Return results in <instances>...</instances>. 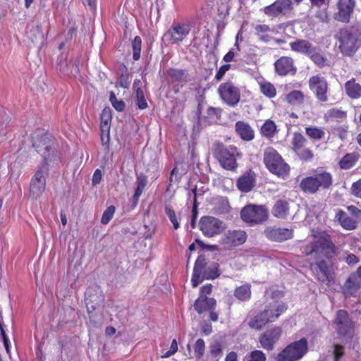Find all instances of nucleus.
<instances>
[{"label":"nucleus","instance_id":"nucleus-1","mask_svg":"<svg viewBox=\"0 0 361 361\" xmlns=\"http://www.w3.org/2000/svg\"><path fill=\"white\" fill-rule=\"evenodd\" d=\"M314 240L304 246L303 253L310 256L314 262L310 264V268L316 279L331 286L334 283V272L326 259H330L337 253V247L331 236L326 232L314 234Z\"/></svg>","mask_w":361,"mask_h":361},{"label":"nucleus","instance_id":"nucleus-2","mask_svg":"<svg viewBox=\"0 0 361 361\" xmlns=\"http://www.w3.org/2000/svg\"><path fill=\"white\" fill-rule=\"evenodd\" d=\"M32 146L43 157V161L39 166L30 183V193L33 199H38L44 192L46 187V176L48 175V161L50 155L54 153L51 135L44 133L32 137Z\"/></svg>","mask_w":361,"mask_h":361},{"label":"nucleus","instance_id":"nucleus-3","mask_svg":"<svg viewBox=\"0 0 361 361\" xmlns=\"http://www.w3.org/2000/svg\"><path fill=\"white\" fill-rule=\"evenodd\" d=\"M287 310V305L281 301H273L265 306L264 310L258 313L248 322V326L259 330L266 324L274 322Z\"/></svg>","mask_w":361,"mask_h":361},{"label":"nucleus","instance_id":"nucleus-4","mask_svg":"<svg viewBox=\"0 0 361 361\" xmlns=\"http://www.w3.org/2000/svg\"><path fill=\"white\" fill-rule=\"evenodd\" d=\"M213 154L221 166L228 171H235L237 169L236 158L241 155L235 146H227L219 142L214 143Z\"/></svg>","mask_w":361,"mask_h":361},{"label":"nucleus","instance_id":"nucleus-5","mask_svg":"<svg viewBox=\"0 0 361 361\" xmlns=\"http://www.w3.org/2000/svg\"><path fill=\"white\" fill-rule=\"evenodd\" d=\"M358 31L353 27L341 29L336 35L341 52L348 56H353L359 49Z\"/></svg>","mask_w":361,"mask_h":361},{"label":"nucleus","instance_id":"nucleus-6","mask_svg":"<svg viewBox=\"0 0 361 361\" xmlns=\"http://www.w3.org/2000/svg\"><path fill=\"white\" fill-rule=\"evenodd\" d=\"M263 161L271 173L282 178L288 176L289 166L273 147H268L264 150Z\"/></svg>","mask_w":361,"mask_h":361},{"label":"nucleus","instance_id":"nucleus-7","mask_svg":"<svg viewBox=\"0 0 361 361\" xmlns=\"http://www.w3.org/2000/svg\"><path fill=\"white\" fill-rule=\"evenodd\" d=\"M269 216L268 209L265 206L249 204L240 211V218L250 226L262 224Z\"/></svg>","mask_w":361,"mask_h":361},{"label":"nucleus","instance_id":"nucleus-8","mask_svg":"<svg viewBox=\"0 0 361 361\" xmlns=\"http://www.w3.org/2000/svg\"><path fill=\"white\" fill-rule=\"evenodd\" d=\"M308 345L305 338L288 345L276 357V361H298L307 352Z\"/></svg>","mask_w":361,"mask_h":361},{"label":"nucleus","instance_id":"nucleus-9","mask_svg":"<svg viewBox=\"0 0 361 361\" xmlns=\"http://www.w3.org/2000/svg\"><path fill=\"white\" fill-rule=\"evenodd\" d=\"M190 30L189 23L174 22L163 35L162 40L168 44H179L187 37Z\"/></svg>","mask_w":361,"mask_h":361},{"label":"nucleus","instance_id":"nucleus-10","mask_svg":"<svg viewBox=\"0 0 361 361\" xmlns=\"http://www.w3.org/2000/svg\"><path fill=\"white\" fill-rule=\"evenodd\" d=\"M199 226L202 234L208 238L219 235L226 229L225 223L211 216L201 217Z\"/></svg>","mask_w":361,"mask_h":361},{"label":"nucleus","instance_id":"nucleus-11","mask_svg":"<svg viewBox=\"0 0 361 361\" xmlns=\"http://www.w3.org/2000/svg\"><path fill=\"white\" fill-rule=\"evenodd\" d=\"M221 100L230 106H235L240 99V90L232 82L221 83L218 88Z\"/></svg>","mask_w":361,"mask_h":361},{"label":"nucleus","instance_id":"nucleus-12","mask_svg":"<svg viewBox=\"0 0 361 361\" xmlns=\"http://www.w3.org/2000/svg\"><path fill=\"white\" fill-rule=\"evenodd\" d=\"M309 87L315 94L318 100L323 102L328 100V82L324 77L319 75L312 76L309 80Z\"/></svg>","mask_w":361,"mask_h":361},{"label":"nucleus","instance_id":"nucleus-13","mask_svg":"<svg viewBox=\"0 0 361 361\" xmlns=\"http://www.w3.org/2000/svg\"><path fill=\"white\" fill-rule=\"evenodd\" d=\"M282 329L275 326L267 330L259 337L261 346L267 350H272L281 336Z\"/></svg>","mask_w":361,"mask_h":361},{"label":"nucleus","instance_id":"nucleus-14","mask_svg":"<svg viewBox=\"0 0 361 361\" xmlns=\"http://www.w3.org/2000/svg\"><path fill=\"white\" fill-rule=\"evenodd\" d=\"M264 234L271 241L282 242L293 238V230L276 226H268L264 230Z\"/></svg>","mask_w":361,"mask_h":361},{"label":"nucleus","instance_id":"nucleus-15","mask_svg":"<svg viewBox=\"0 0 361 361\" xmlns=\"http://www.w3.org/2000/svg\"><path fill=\"white\" fill-rule=\"evenodd\" d=\"M336 6L338 12L335 14V19L342 23H348L355 6V0H338Z\"/></svg>","mask_w":361,"mask_h":361},{"label":"nucleus","instance_id":"nucleus-16","mask_svg":"<svg viewBox=\"0 0 361 361\" xmlns=\"http://www.w3.org/2000/svg\"><path fill=\"white\" fill-rule=\"evenodd\" d=\"M293 9L291 0H277L263 8L264 13L269 17H277Z\"/></svg>","mask_w":361,"mask_h":361},{"label":"nucleus","instance_id":"nucleus-17","mask_svg":"<svg viewBox=\"0 0 361 361\" xmlns=\"http://www.w3.org/2000/svg\"><path fill=\"white\" fill-rule=\"evenodd\" d=\"M247 239V234L242 230H228L221 238V243L229 247L243 245Z\"/></svg>","mask_w":361,"mask_h":361},{"label":"nucleus","instance_id":"nucleus-18","mask_svg":"<svg viewBox=\"0 0 361 361\" xmlns=\"http://www.w3.org/2000/svg\"><path fill=\"white\" fill-rule=\"evenodd\" d=\"M276 73L281 76L288 74L295 75L297 68L294 65V61L289 56H281L274 63Z\"/></svg>","mask_w":361,"mask_h":361},{"label":"nucleus","instance_id":"nucleus-19","mask_svg":"<svg viewBox=\"0 0 361 361\" xmlns=\"http://www.w3.org/2000/svg\"><path fill=\"white\" fill-rule=\"evenodd\" d=\"M335 324L338 334L346 336L350 334L352 324L346 311L341 310L337 312Z\"/></svg>","mask_w":361,"mask_h":361},{"label":"nucleus","instance_id":"nucleus-20","mask_svg":"<svg viewBox=\"0 0 361 361\" xmlns=\"http://www.w3.org/2000/svg\"><path fill=\"white\" fill-rule=\"evenodd\" d=\"M85 300L87 305L92 304V309H96L104 301L103 291L99 286L89 287L85 292Z\"/></svg>","mask_w":361,"mask_h":361},{"label":"nucleus","instance_id":"nucleus-21","mask_svg":"<svg viewBox=\"0 0 361 361\" xmlns=\"http://www.w3.org/2000/svg\"><path fill=\"white\" fill-rule=\"evenodd\" d=\"M206 265L207 262L204 256L200 255L195 261L191 279V283L194 288L202 281V276L207 271Z\"/></svg>","mask_w":361,"mask_h":361},{"label":"nucleus","instance_id":"nucleus-22","mask_svg":"<svg viewBox=\"0 0 361 361\" xmlns=\"http://www.w3.org/2000/svg\"><path fill=\"white\" fill-rule=\"evenodd\" d=\"M335 219L345 230L353 231L357 227V220L353 217L349 216L347 213L342 209L337 210Z\"/></svg>","mask_w":361,"mask_h":361},{"label":"nucleus","instance_id":"nucleus-23","mask_svg":"<svg viewBox=\"0 0 361 361\" xmlns=\"http://www.w3.org/2000/svg\"><path fill=\"white\" fill-rule=\"evenodd\" d=\"M290 49L293 51L300 53L308 56L314 46L307 39H297L289 43Z\"/></svg>","mask_w":361,"mask_h":361},{"label":"nucleus","instance_id":"nucleus-24","mask_svg":"<svg viewBox=\"0 0 361 361\" xmlns=\"http://www.w3.org/2000/svg\"><path fill=\"white\" fill-rule=\"evenodd\" d=\"M237 188L243 192H250L255 185V178L253 173H247L237 180Z\"/></svg>","mask_w":361,"mask_h":361},{"label":"nucleus","instance_id":"nucleus-25","mask_svg":"<svg viewBox=\"0 0 361 361\" xmlns=\"http://www.w3.org/2000/svg\"><path fill=\"white\" fill-rule=\"evenodd\" d=\"M235 131L240 138L245 141H250L255 137V133L251 126L243 121H238L235 125Z\"/></svg>","mask_w":361,"mask_h":361},{"label":"nucleus","instance_id":"nucleus-26","mask_svg":"<svg viewBox=\"0 0 361 361\" xmlns=\"http://www.w3.org/2000/svg\"><path fill=\"white\" fill-rule=\"evenodd\" d=\"M216 305V300L214 298L199 297L194 303L195 310L199 313L214 310Z\"/></svg>","mask_w":361,"mask_h":361},{"label":"nucleus","instance_id":"nucleus-27","mask_svg":"<svg viewBox=\"0 0 361 361\" xmlns=\"http://www.w3.org/2000/svg\"><path fill=\"white\" fill-rule=\"evenodd\" d=\"M165 75L172 82H183L188 81V71L184 69L169 68L166 71Z\"/></svg>","mask_w":361,"mask_h":361},{"label":"nucleus","instance_id":"nucleus-28","mask_svg":"<svg viewBox=\"0 0 361 361\" xmlns=\"http://www.w3.org/2000/svg\"><path fill=\"white\" fill-rule=\"evenodd\" d=\"M345 91L346 94L351 99L361 97V85L356 82L355 78H352L345 83Z\"/></svg>","mask_w":361,"mask_h":361},{"label":"nucleus","instance_id":"nucleus-29","mask_svg":"<svg viewBox=\"0 0 361 361\" xmlns=\"http://www.w3.org/2000/svg\"><path fill=\"white\" fill-rule=\"evenodd\" d=\"M312 176L319 189H328L332 185V176L329 172L317 173Z\"/></svg>","mask_w":361,"mask_h":361},{"label":"nucleus","instance_id":"nucleus-30","mask_svg":"<svg viewBox=\"0 0 361 361\" xmlns=\"http://www.w3.org/2000/svg\"><path fill=\"white\" fill-rule=\"evenodd\" d=\"M288 211L289 204L288 202L286 200H279L273 207L272 213L277 218L284 219L288 214Z\"/></svg>","mask_w":361,"mask_h":361},{"label":"nucleus","instance_id":"nucleus-31","mask_svg":"<svg viewBox=\"0 0 361 361\" xmlns=\"http://www.w3.org/2000/svg\"><path fill=\"white\" fill-rule=\"evenodd\" d=\"M316 183L317 181L314 180L312 176H307L301 180L300 188L306 193L314 194L319 190Z\"/></svg>","mask_w":361,"mask_h":361},{"label":"nucleus","instance_id":"nucleus-32","mask_svg":"<svg viewBox=\"0 0 361 361\" xmlns=\"http://www.w3.org/2000/svg\"><path fill=\"white\" fill-rule=\"evenodd\" d=\"M251 286L249 283L237 287L234 290V296L242 302L248 301L251 298Z\"/></svg>","mask_w":361,"mask_h":361},{"label":"nucleus","instance_id":"nucleus-33","mask_svg":"<svg viewBox=\"0 0 361 361\" xmlns=\"http://www.w3.org/2000/svg\"><path fill=\"white\" fill-rule=\"evenodd\" d=\"M147 177L145 175L141 173L137 176V188L133 197V202L134 206H136L140 195H142L146 185H147Z\"/></svg>","mask_w":361,"mask_h":361},{"label":"nucleus","instance_id":"nucleus-34","mask_svg":"<svg viewBox=\"0 0 361 361\" xmlns=\"http://www.w3.org/2000/svg\"><path fill=\"white\" fill-rule=\"evenodd\" d=\"M260 132L262 136L270 139L272 138L277 132V126L272 120L268 119L262 126Z\"/></svg>","mask_w":361,"mask_h":361},{"label":"nucleus","instance_id":"nucleus-35","mask_svg":"<svg viewBox=\"0 0 361 361\" xmlns=\"http://www.w3.org/2000/svg\"><path fill=\"white\" fill-rule=\"evenodd\" d=\"M357 158V155L355 153L346 154L339 161V166L342 169H350L355 166Z\"/></svg>","mask_w":361,"mask_h":361},{"label":"nucleus","instance_id":"nucleus-36","mask_svg":"<svg viewBox=\"0 0 361 361\" xmlns=\"http://www.w3.org/2000/svg\"><path fill=\"white\" fill-rule=\"evenodd\" d=\"M307 140L300 133H294L291 140L292 149L294 152L306 147Z\"/></svg>","mask_w":361,"mask_h":361},{"label":"nucleus","instance_id":"nucleus-37","mask_svg":"<svg viewBox=\"0 0 361 361\" xmlns=\"http://www.w3.org/2000/svg\"><path fill=\"white\" fill-rule=\"evenodd\" d=\"M310 59L319 67L322 68L326 64V58L323 56L320 52L319 49L314 47L311 52L307 56Z\"/></svg>","mask_w":361,"mask_h":361},{"label":"nucleus","instance_id":"nucleus-38","mask_svg":"<svg viewBox=\"0 0 361 361\" xmlns=\"http://www.w3.org/2000/svg\"><path fill=\"white\" fill-rule=\"evenodd\" d=\"M254 28L255 30V34L259 40L264 42H269L270 36L267 33L271 31V29L269 25L265 24L256 25Z\"/></svg>","mask_w":361,"mask_h":361},{"label":"nucleus","instance_id":"nucleus-39","mask_svg":"<svg viewBox=\"0 0 361 361\" xmlns=\"http://www.w3.org/2000/svg\"><path fill=\"white\" fill-rule=\"evenodd\" d=\"M287 102L293 105L301 104L304 102V94L301 91L293 90L286 96Z\"/></svg>","mask_w":361,"mask_h":361},{"label":"nucleus","instance_id":"nucleus-40","mask_svg":"<svg viewBox=\"0 0 361 361\" xmlns=\"http://www.w3.org/2000/svg\"><path fill=\"white\" fill-rule=\"evenodd\" d=\"M305 133L310 138L314 140H321L325 136V132L322 128L317 127H307Z\"/></svg>","mask_w":361,"mask_h":361},{"label":"nucleus","instance_id":"nucleus-41","mask_svg":"<svg viewBox=\"0 0 361 361\" xmlns=\"http://www.w3.org/2000/svg\"><path fill=\"white\" fill-rule=\"evenodd\" d=\"M261 92L269 98H273L276 94L275 87L269 82L260 83Z\"/></svg>","mask_w":361,"mask_h":361},{"label":"nucleus","instance_id":"nucleus-42","mask_svg":"<svg viewBox=\"0 0 361 361\" xmlns=\"http://www.w3.org/2000/svg\"><path fill=\"white\" fill-rule=\"evenodd\" d=\"M142 47V39L139 36H136L132 42V49L133 51V58L135 61H137L140 58Z\"/></svg>","mask_w":361,"mask_h":361},{"label":"nucleus","instance_id":"nucleus-43","mask_svg":"<svg viewBox=\"0 0 361 361\" xmlns=\"http://www.w3.org/2000/svg\"><path fill=\"white\" fill-rule=\"evenodd\" d=\"M135 104L138 109H145L147 107V102L142 88H137V92H135Z\"/></svg>","mask_w":361,"mask_h":361},{"label":"nucleus","instance_id":"nucleus-44","mask_svg":"<svg viewBox=\"0 0 361 361\" xmlns=\"http://www.w3.org/2000/svg\"><path fill=\"white\" fill-rule=\"evenodd\" d=\"M345 286L348 289L356 290L361 286V280L358 279L357 275L351 274L346 281Z\"/></svg>","mask_w":361,"mask_h":361},{"label":"nucleus","instance_id":"nucleus-45","mask_svg":"<svg viewBox=\"0 0 361 361\" xmlns=\"http://www.w3.org/2000/svg\"><path fill=\"white\" fill-rule=\"evenodd\" d=\"M164 210L165 213L166 214L171 222L172 223L173 228L178 229L179 228V223L176 218L175 211L173 210L172 207L169 204H166L165 205Z\"/></svg>","mask_w":361,"mask_h":361},{"label":"nucleus","instance_id":"nucleus-46","mask_svg":"<svg viewBox=\"0 0 361 361\" xmlns=\"http://www.w3.org/2000/svg\"><path fill=\"white\" fill-rule=\"evenodd\" d=\"M302 161H310L313 159L314 154L310 148L306 147L295 152Z\"/></svg>","mask_w":361,"mask_h":361},{"label":"nucleus","instance_id":"nucleus-47","mask_svg":"<svg viewBox=\"0 0 361 361\" xmlns=\"http://www.w3.org/2000/svg\"><path fill=\"white\" fill-rule=\"evenodd\" d=\"M205 350V343L203 339L199 338L195 342V346H194V352L195 355L197 359H201L204 354Z\"/></svg>","mask_w":361,"mask_h":361},{"label":"nucleus","instance_id":"nucleus-48","mask_svg":"<svg viewBox=\"0 0 361 361\" xmlns=\"http://www.w3.org/2000/svg\"><path fill=\"white\" fill-rule=\"evenodd\" d=\"M115 210L114 206L111 205L108 207L102 214L101 223L104 225L107 224L112 219Z\"/></svg>","mask_w":361,"mask_h":361},{"label":"nucleus","instance_id":"nucleus-49","mask_svg":"<svg viewBox=\"0 0 361 361\" xmlns=\"http://www.w3.org/2000/svg\"><path fill=\"white\" fill-rule=\"evenodd\" d=\"M266 355L259 350L251 351L247 355V361H266Z\"/></svg>","mask_w":361,"mask_h":361},{"label":"nucleus","instance_id":"nucleus-50","mask_svg":"<svg viewBox=\"0 0 361 361\" xmlns=\"http://www.w3.org/2000/svg\"><path fill=\"white\" fill-rule=\"evenodd\" d=\"M109 100L116 111H123L124 110L126 107L125 102L123 100H118L113 92L110 93Z\"/></svg>","mask_w":361,"mask_h":361},{"label":"nucleus","instance_id":"nucleus-51","mask_svg":"<svg viewBox=\"0 0 361 361\" xmlns=\"http://www.w3.org/2000/svg\"><path fill=\"white\" fill-rule=\"evenodd\" d=\"M327 116L329 118H335L336 120H343L346 118V112L336 108H333L327 111Z\"/></svg>","mask_w":361,"mask_h":361},{"label":"nucleus","instance_id":"nucleus-52","mask_svg":"<svg viewBox=\"0 0 361 361\" xmlns=\"http://www.w3.org/2000/svg\"><path fill=\"white\" fill-rule=\"evenodd\" d=\"M218 265L216 264H214L212 269L208 268L205 273L202 276V281L204 279H214L219 276L220 273L217 269Z\"/></svg>","mask_w":361,"mask_h":361},{"label":"nucleus","instance_id":"nucleus-53","mask_svg":"<svg viewBox=\"0 0 361 361\" xmlns=\"http://www.w3.org/2000/svg\"><path fill=\"white\" fill-rule=\"evenodd\" d=\"M344 354V348L341 345H334L333 350L331 351V355L333 356L334 361H339Z\"/></svg>","mask_w":361,"mask_h":361},{"label":"nucleus","instance_id":"nucleus-54","mask_svg":"<svg viewBox=\"0 0 361 361\" xmlns=\"http://www.w3.org/2000/svg\"><path fill=\"white\" fill-rule=\"evenodd\" d=\"M111 116L110 114L109 109H104L102 111V114L101 116V128H109V121L111 120Z\"/></svg>","mask_w":361,"mask_h":361},{"label":"nucleus","instance_id":"nucleus-55","mask_svg":"<svg viewBox=\"0 0 361 361\" xmlns=\"http://www.w3.org/2000/svg\"><path fill=\"white\" fill-rule=\"evenodd\" d=\"M182 178V174L178 172L176 167L173 168L171 171L169 177V185H172L173 183H178Z\"/></svg>","mask_w":361,"mask_h":361},{"label":"nucleus","instance_id":"nucleus-56","mask_svg":"<svg viewBox=\"0 0 361 361\" xmlns=\"http://www.w3.org/2000/svg\"><path fill=\"white\" fill-rule=\"evenodd\" d=\"M334 133L337 135L342 140H343L348 136V127L343 126L334 128Z\"/></svg>","mask_w":361,"mask_h":361},{"label":"nucleus","instance_id":"nucleus-57","mask_svg":"<svg viewBox=\"0 0 361 361\" xmlns=\"http://www.w3.org/2000/svg\"><path fill=\"white\" fill-rule=\"evenodd\" d=\"M177 351H178V343H177L176 340L173 339L171 342L170 349L162 355V357H164V358L169 357L171 355H174Z\"/></svg>","mask_w":361,"mask_h":361},{"label":"nucleus","instance_id":"nucleus-58","mask_svg":"<svg viewBox=\"0 0 361 361\" xmlns=\"http://www.w3.org/2000/svg\"><path fill=\"white\" fill-rule=\"evenodd\" d=\"M351 190L353 195L361 198V178L353 183Z\"/></svg>","mask_w":361,"mask_h":361},{"label":"nucleus","instance_id":"nucleus-59","mask_svg":"<svg viewBox=\"0 0 361 361\" xmlns=\"http://www.w3.org/2000/svg\"><path fill=\"white\" fill-rule=\"evenodd\" d=\"M230 68V64H225L221 66L217 71V73L215 75V78L216 79V80H221L223 78L224 75H225L226 72L228 71Z\"/></svg>","mask_w":361,"mask_h":361},{"label":"nucleus","instance_id":"nucleus-60","mask_svg":"<svg viewBox=\"0 0 361 361\" xmlns=\"http://www.w3.org/2000/svg\"><path fill=\"white\" fill-rule=\"evenodd\" d=\"M222 348L221 345L219 343H216L214 344L211 345L210 346V353L214 357H218L221 354Z\"/></svg>","mask_w":361,"mask_h":361},{"label":"nucleus","instance_id":"nucleus-61","mask_svg":"<svg viewBox=\"0 0 361 361\" xmlns=\"http://www.w3.org/2000/svg\"><path fill=\"white\" fill-rule=\"evenodd\" d=\"M102 178V171L99 169H96L93 173L92 183L93 185H97L99 184Z\"/></svg>","mask_w":361,"mask_h":361},{"label":"nucleus","instance_id":"nucleus-62","mask_svg":"<svg viewBox=\"0 0 361 361\" xmlns=\"http://www.w3.org/2000/svg\"><path fill=\"white\" fill-rule=\"evenodd\" d=\"M348 210L353 214V218L355 219H359L361 216V210L354 205L348 207Z\"/></svg>","mask_w":361,"mask_h":361},{"label":"nucleus","instance_id":"nucleus-63","mask_svg":"<svg viewBox=\"0 0 361 361\" xmlns=\"http://www.w3.org/2000/svg\"><path fill=\"white\" fill-rule=\"evenodd\" d=\"M212 290V286L211 284H206L200 288V296L201 298L207 297V295H209Z\"/></svg>","mask_w":361,"mask_h":361},{"label":"nucleus","instance_id":"nucleus-64","mask_svg":"<svg viewBox=\"0 0 361 361\" xmlns=\"http://www.w3.org/2000/svg\"><path fill=\"white\" fill-rule=\"evenodd\" d=\"M221 111H222L220 108H215V107L209 106L207 109V114L209 116H216L218 118L221 116Z\"/></svg>","mask_w":361,"mask_h":361}]
</instances>
